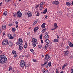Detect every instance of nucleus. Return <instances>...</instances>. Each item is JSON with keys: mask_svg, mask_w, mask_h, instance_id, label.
I'll list each match as a JSON object with an SVG mask.
<instances>
[{"mask_svg": "<svg viewBox=\"0 0 73 73\" xmlns=\"http://www.w3.org/2000/svg\"><path fill=\"white\" fill-rule=\"evenodd\" d=\"M16 37V34L15 33H14L13 35V37Z\"/></svg>", "mask_w": 73, "mask_h": 73, "instance_id": "48", "label": "nucleus"}, {"mask_svg": "<svg viewBox=\"0 0 73 73\" xmlns=\"http://www.w3.org/2000/svg\"><path fill=\"white\" fill-rule=\"evenodd\" d=\"M48 65L49 67H50L51 65V62H49L48 63Z\"/></svg>", "mask_w": 73, "mask_h": 73, "instance_id": "37", "label": "nucleus"}, {"mask_svg": "<svg viewBox=\"0 0 73 73\" xmlns=\"http://www.w3.org/2000/svg\"><path fill=\"white\" fill-rule=\"evenodd\" d=\"M45 42L47 44H49V40L48 39H46L45 40Z\"/></svg>", "mask_w": 73, "mask_h": 73, "instance_id": "26", "label": "nucleus"}, {"mask_svg": "<svg viewBox=\"0 0 73 73\" xmlns=\"http://www.w3.org/2000/svg\"><path fill=\"white\" fill-rule=\"evenodd\" d=\"M13 16L14 17H16V16H17V14H16V13H14L13 14Z\"/></svg>", "mask_w": 73, "mask_h": 73, "instance_id": "38", "label": "nucleus"}, {"mask_svg": "<svg viewBox=\"0 0 73 73\" xmlns=\"http://www.w3.org/2000/svg\"><path fill=\"white\" fill-rule=\"evenodd\" d=\"M37 22H38V20H36L35 21L33 24V25H35V24H37Z\"/></svg>", "mask_w": 73, "mask_h": 73, "instance_id": "27", "label": "nucleus"}, {"mask_svg": "<svg viewBox=\"0 0 73 73\" xmlns=\"http://www.w3.org/2000/svg\"><path fill=\"white\" fill-rule=\"evenodd\" d=\"M42 35H41L40 37V39H42Z\"/></svg>", "mask_w": 73, "mask_h": 73, "instance_id": "49", "label": "nucleus"}, {"mask_svg": "<svg viewBox=\"0 0 73 73\" xmlns=\"http://www.w3.org/2000/svg\"><path fill=\"white\" fill-rule=\"evenodd\" d=\"M15 23L17 25V24H19V22H18L17 21H16L15 22Z\"/></svg>", "mask_w": 73, "mask_h": 73, "instance_id": "54", "label": "nucleus"}, {"mask_svg": "<svg viewBox=\"0 0 73 73\" xmlns=\"http://www.w3.org/2000/svg\"><path fill=\"white\" fill-rule=\"evenodd\" d=\"M67 16H68V17H71V16H72V14H71L70 13H68Z\"/></svg>", "mask_w": 73, "mask_h": 73, "instance_id": "31", "label": "nucleus"}, {"mask_svg": "<svg viewBox=\"0 0 73 73\" xmlns=\"http://www.w3.org/2000/svg\"><path fill=\"white\" fill-rule=\"evenodd\" d=\"M56 36H57V38L58 39V38H59V36H58V35H56Z\"/></svg>", "mask_w": 73, "mask_h": 73, "instance_id": "57", "label": "nucleus"}, {"mask_svg": "<svg viewBox=\"0 0 73 73\" xmlns=\"http://www.w3.org/2000/svg\"><path fill=\"white\" fill-rule=\"evenodd\" d=\"M17 16L18 17H21V16H22V13H21L20 12V11H18L17 13Z\"/></svg>", "mask_w": 73, "mask_h": 73, "instance_id": "5", "label": "nucleus"}, {"mask_svg": "<svg viewBox=\"0 0 73 73\" xmlns=\"http://www.w3.org/2000/svg\"><path fill=\"white\" fill-rule=\"evenodd\" d=\"M43 7H44V6H41V5H40V7L39 8V9L40 10H42Z\"/></svg>", "mask_w": 73, "mask_h": 73, "instance_id": "25", "label": "nucleus"}, {"mask_svg": "<svg viewBox=\"0 0 73 73\" xmlns=\"http://www.w3.org/2000/svg\"><path fill=\"white\" fill-rule=\"evenodd\" d=\"M58 41L59 40L58 39H55L54 40L53 42H58Z\"/></svg>", "mask_w": 73, "mask_h": 73, "instance_id": "22", "label": "nucleus"}, {"mask_svg": "<svg viewBox=\"0 0 73 73\" xmlns=\"http://www.w3.org/2000/svg\"><path fill=\"white\" fill-rule=\"evenodd\" d=\"M38 29H39V28L37 27H35L34 29V32H36V31H37L38 30Z\"/></svg>", "mask_w": 73, "mask_h": 73, "instance_id": "18", "label": "nucleus"}, {"mask_svg": "<svg viewBox=\"0 0 73 73\" xmlns=\"http://www.w3.org/2000/svg\"><path fill=\"white\" fill-rule=\"evenodd\" d=\"M7 58L4 55L0 56V63L2 64H4L7 62Z\"/></svg>", "mask_w": 73, "mask_h": 73, "instance_id": "2", "label": "nucleus"}, {"mask_svg": "<svg viewBox=\"0 0 73 73\" xmlns=\"http://www.w3.org/2000/svg\"><path fill=\"white\" fill-rule=\"evenodd\" d=\"M44 64L45 65H46V64H48V62H44Z\"/></svg>", "mask_w": 73, "mask_h": 73, "instance_id": "44", "label": "nucleus"}, {"mask_svg": "<svg viewBox=\"0 0 73 73\" xmlns=\"http://www.w3.org/2000/svg\"><path fill=\"white\" fill-rule=\"evenodd\" d=\"M30 34H31V32H29L27 34V36H29V35H30Z\"/></svg>", "mask_w": 73, "mask_h": 73, "instance_id": "50", "label": "nucleus"}, {"mask_svg": "<svg viewBox=\"0 0 73 73\" xmlns=\"http://www.w3.org/2000/svg\"><path fill=\"white\" fill-rule=\"evenodd\" d=\"M69 46H66V49H69Z\"/></svg>", "mask_w": 73, "mask_h": 73, "instance_id": "58", "label": "nucleus"}, {"mask_svg": "<svg viewBox=\"0 0 73 73\" xmlns=\"http://www.w3.org/2000/svg\"><path fill=\"white\" fill-rule=\"evenodd\" d=\"M55 29H56L54 28V29H51V30H52V31H55Z\"/></svg>", "mask_w": 73, "mask_h": 73, "instance_id": "59", "label": "nucleus"}, {"mask_svg": "<svg viewBox=\"0 0 73 73\" xmlns=\"http://www.w3.org/2000/svg\"><path fill=\"white\" fill-rule=\"evenodd\" d=\"M8 26H10V27H12L13 25V24L12 23H10L8 24Z\"/></svg>", "mask_w": 73, "mask_h": 73, "instance_id": "39", "label": "nucleus"}, {"mask_svg": "<svg viewBox=\"0 0 73 73\" xmlns=\"http://www.w3.org/2000/svg\"><path fill=\"white\" fill-rule=\"evenodd\" d=\"M18 27H19V26L18 25H17L16 26V27L17 28Z\"/></svg>", "mask_w": 73, "mask_h": 73, "instance_id": "62", "label": "nucleus"}, {"mask_svg": "<svg viewBox=\"0 0 73 73\" xmlns=\"http://www.w3.org/2000/svg\"><path fill=\"white\" fill-rule=\"evenodd\" d=\"M47 11H48V9H47V8H46L42 12V13H43L44 14H45V13H46V12H47Z\"/></svg>", "mask_w": 73, "mask_h": 73, "instance_id": "20", "label": "nucleus"}, {"mask_svg": "<svg viewBox=\"0 0 73 73\" xmlns=\"http://www.w3.org/2000/svg\"><path fill=\"white\" fill-rule=\"evenodd\" d=\"M54 26L55 28H57V27H58V26H57V24L56 23L54 24Z\"/></svg>", "mask_w": 73, "mask_h": 73, "instance_id": "36", "label": "nucleus"}, {"mask_svg": "<svg viewBox=\"0 0 73 73\" xmlns=\"http://www.w3.org/2000/svg\"><path fill=\"white\" fill-rule=\"evenodd\" d=\"M27 15L28 17H31L32 16V13L30 11H28L27 12Z\"/></svg>", "mask_w": 73, "mask_h": 73, "instance_id": "7", "label": "nucleus"}, {"mask_svg": "<svg viewBox=\"0 0 73 73\" xmlns=\"http://www.w3.org/2000/svg\"><path fill=\"white\" fill-rule=\"evenodd\" d=\"M20 73V71H18V70H17V73Z\"/></svg>", "mask_w": 73, "mask_h": 73, "instance_id": "64", "label": "nucleus"}, {"mask_svg": "<svg viewBox=\"0 0 73 73\" xmlns=\"http://www.w3.org/2000/svg\"><path fill=\"white\" fill-rule=\"evenodd\" d=\"M33 62H37V60L36 59H33Z\"/></svg>", "mask_w": 73, "mask_h": 73, "instance_id": "41", "label": "nucleus"}, {"mask_svg": "<svg viewBox=\"0 0 73 73\" xmlns=\"http://www.w3.org/2000/svg\"><path fill=\"white\" fill-rule=\"evenodd\" d=\"M68 44H69V46H70V47H73V43L72 42H70V41H68Z\"/></svg>", "mask_w": 73, "mask_h": 73, "instance_id": "12", "label": "nucleus"}, {"mask_svg": "<svg viewBox=\"0 0 73 73\" xmlns=\"http://www.w3.org/2000/svg\"><path fill=\"white\" fill-rule=\"evenodd\" d=\"M32 41L34 43H35V42L36 43V44H38L37 42V39L36 38L32 39Z\"/></svg>", "mask_w": 73, "mask_h": 73, "instance_id": "9", "label": "nucleus"}, {"mask_svg": "<svg viewBox=\"0 0 73 73\" xmlns=\"http://www.w3.org/2000/svg\"><path fill=\"white\" fill-rule=\"evenodd\" d=\"M44 37L45 38H47V39H48V38H49V35H45L44 36Z\"/></svg>", "mask_w": 73, "mask_h": 73, "instance_id": "23", "label": "nucleus"}, {"mask_svg": "<svg viewBox=\"0 0 73 73\" xmlns=\"http://www.w3.org/2000/svg\"><path fill=\"white\" fill-rule=\"evenodd\" d=\"M48 64H46V68H48Z\"/></svg>", "mask_w": 73, "mask_h": 73, "instance_id": "56", "label": "nucleus"}, {"mask_svg": "<svg viewBox=\"0 0 73 73\" xmlns=\"http://www.w3.org/2000/svg\"><path fill=\"white\" fill-rule=\"evenodd\" d=\"M1 32H2V31H1V30H0V35L1 34Z\"/></svg>", "mask_w": 73, "mask_h": 73, "instance_id": "60", "label": "nucleus"}, {"mask_svg": "<svg viewBox=\"0 0 73 73\" xmlns=\"http://www.w3.org/2000/svg\"><path fill=\"white\" fill-rule=\"evenodd\" d=\"M42 72L43 73H49V72L47 70H45L44 69H42Z\"/></svg>", "mask_w": 73, "mask_h": 73, "instance_id": "14", "label": "nucleus"}, {"mask_svg": "<svg viewBox=\"0 0 73 73\" xmlns=\"http://www.w3.org/2000/svg\"><path fill=\"white\" fill-rule=\"evenodd\" d=\"M6 26L5 25H2V29H5Z\"/></svg>", "mask_w": 73, "mask_h": 73, "instance_id": "17", "label": "nucleus"}, {"mask_svg": "<svg viewBox=\"0 0 73 73\" xmlns=\"http://www.w3.org/2000/svg\"><path fill=\"white\" fill-rule=\"evenodd\" d=\"M52 4L55 5H58L59 4V2L58 1H55L52 2Z\"/></svg>", "mask_w": 73, "mask_h": 73, "instance_id": "8", "label": "nucleus"}, {"mask_svg": "<svg viewBox=\"0 0 73 73\" xmlns=\"http://www.w3.org/2000/svg\"><path fill=\"white\" fill-rule=\"evenodd\" d=\"M56 72H59L58 70V69H56Z\"/></svg>", "mask_w": 73, "mask_h": 73, "instance_id": "51", "label": "nucleus"}, {"mask_svg": "<svg viewBox=\"0 0 73 73\" xmlns=\"http://www.w3.org/2000/svg\"><path fill=\"white\" fill-rule=\"evenodd\" d=\"M69 53V51L68 50H67V51H65L64 55V56H68Z\"/></svg>", "mask_w": 73, "mask_h": 73, "instance_id": "10", "label": "nucleus"}, {"mask_svg": "<svg viewBox=\"0 0 73 73\" xmlns=\"http://www.w3.org/2000/svg\"><path fill=\"white\" fill-rule=\"evenodd\" d=\"M71 73H73V69H71Z\"/></svg>", "mask_w": 73, "mask_h": 73, "instance_id": "53", "label": "nucleus"}, {"mask_svg": "<svg viewBox=\"0 0 73 73\" xmlns=\"http://www.w3.org/2000/svg\"><path fill=\"white\" fill-rule=\"evenodd\" d=\"M7 13H8V12L7 11H5L3 13V15H4V16H7Z\"/></svg>", "mask_w": 73, "mask_h": 73, "instance_id": "24", "label": "nucleus"}, {"mask_svg": "<svg viewBox=\"0 0 73 73\" xmlns=\"http://www.w3.org/2000/svg\"><path fill=\"white\" fill-rule=\"evenodd\" d=\"M46 30V29L45 28L44 29H43L42 31V33H44L45 31Z\"/></svg>", "mask_w": 73, "mask_h": 73, "instance_id": "33", "label": "nucleus"}, {"mask_svg": "<svg viewBox=\"0 0 73 73\" xmlns=\"http://www.w3.org/2000/svg\"><path fill=\"white\" fill-rule=\"evenodd\" d=\"M70 59H72V57H73V55H71L70 56Z\"/></svg>", "mask_w": 73, "mask_h": 73, "instance_id": "55", "label": "nucleus"}, {"mask_svg": "<svg viewBox=\"0 0 73 73\" xmlns=\"http://www.w3.org/2000/svg\"><path fill=\"white\" fill-rule=\"evenodd\" d=\"M67 65H68V64H65L62 66V69H63V70H64L65 69V67H66Z\"/></svg>", "mask_w": 73, "mask_h": 73, "instance_id": "13", "label": "nucleus"}, {"mask_svg": "<svg viewBox=\"0 0 73 73\" xmlns=\"http://www.w3.org/2000/svg\"><path fill=\"white\" fill-rule=\"evenodd\" d=\"M45 2H41L40 4V5H41L42 6H43L44 5H45Z\"/></svg>", "mask_w": 73, "mask_h": 73, "instance_id": "19", "label": "nucleus"}, {"mask_svg": "<svg viewBox=\"0 0 73 73\" xmlns=\"http://www.w3.org/2000/svg\"><path fill=\"white\" fill-rule=\"evenodd\" d=\"M33 46H34V47H35V46H36V43H34L33 45Z\"/></svg>", "mask_w": 73, "mask_h": 73, "instance_id": "47", "label": "nucleus"}, {"mask_svg": "<svg viewBox=\"0 0 73 73\" xmlns=\"http://www.w3.org/2000/svg\"><path fill=\"white\" fill-rule=\"evenodd\" d=\"M27 42H26L25 43V44L24 46V48L25 49H26L27 48Z\"/></svg>", "mask_w": 73, "mask_h": 73, "instance_id": "30", "label": "nucleus"}, {"mask_svg": "<svg viewBox=\"0 0 73 73\" xmlns=\"http://www.w3.org/2000/svg\"><path fill=\"white\" fill-rule=\"evenodd\" d=\"M23 21L24 23H26V21H27V20H25V19H23Z\"/></svg>", "mask_w": 73, "mask_h": 73, "instance_id": "45", "label": "nucleus"}, {"mask_svg": "<svg viewBox=\"0 0 73 73\" xmlns=\"http://www.w3.org/2000/svg\"><path fill=\"white\" fill-rule=\"evenodd\" d=\"M44 64H41V66H44Z\"/></svg>", "mask_w": 73, "mask_h": 73, "instance_id": "63", "label": "nucleus"}, {"mask_svg": "<svg viewBox=\"0 0 73 73\" xmlns=\"http://www.w3.org/2000/svg\"><path fill=\"white\" fill-rule=\"evenodd\" d=\"M12 31H14V32H15V31H16V29L15 28H13L12 29Z\"/></svg>", "mask_w": 73, "mask_h": 73, "instance_id": "42", "label": "nucleus"}, {"mask_svg": "<svg viewBox=\"0 0 73 73\" xmlns=\"http://www.w3.org/2000/svg\"><path fill=\"white\" fill-rule=\"evenodd\" d=\"M45 18L46 19L48 18V16H47L46 15L45 16Z\"/></svg>", "mask_w": 73, "mask_h": 73, "instance_id": "52", "label": "nucleus"}, {"mask_svg": "<svg viewBox=\"0 0 73 73\" xmlns=\"http://www.w3.org/2000/svg\"><path fill=\"white\" fill-rule=\"evenodd\" d=\"M5 1L6 3H9L11 1V0H5Z\"/></svg>", "mask_w": 73, "mask_h": 73, "instance_id": "35", "label": "nucleus"}, {"mask_svg": "<svg viewBox=\"0 0 73 73\" xmlns=\"http://www.w3.org/2000/svg\"><path fill=\"white\" fill-rule=\"evenodd\" d=\"M66 5L68 7H70L71 3L68 2H66Z\"/></svg>", "mask_w": 73, "mask_h": 73, "instance_id": "16", "label": "nucleus"}, {"mask_svg": "<svg viewBox=\"0 0 73 73\" xmlns=\"http://www.w3.org/2000/svg\"><path fill=\"white\" fill-rule=\"evenodd\" d=\"M40 15V13L38 11L37 12V14H36V16H39Z\"/></svg>", "mask_w": 73, "mask_h": 73, "instance_id": "40", "label": "nucleus"}, {"mask_svg": "<svg viewBox=\"0 0 73 73\" xmlns=\"http://www.w3.org/2000/svg\"><path fill=\"white\" fill-rule=\"evenodd\" d=\"M12 68H12V67L11 66L9 67V71H10L12 69Z\"/></svg>", "mask_w": 73, "mask_h": 73, "instance_id": "32", "label": "nucleus"}, {"mask_svg": "<svg viewBox=\"0 0 73 73\" xmlns=\"http://www.w3.org/2000/svg\"><path fill=\"white\" fill-rule=\"evenodd\" d=\"M30 51H31V52H32L33 53L35 52V51H34V50H33V49H31L30 50Z\"/></svg>", "mask_w": 73, "mask_h": 73, "instance_id": "43", "label": "nucleus"}, {"mask_svg": "<svg viewBox=\"0 0 73 73\" xmlns=\"http://www.w3.org/2000/svg\"><path fill=\"white\" fill-rule=\"evenodd\" d=\"M49 46V45H48V44H47L45 46V49H46Z\"/></svg>", "mask_w": 73, "mask_h": 73, "instance_id": "28", "label": "nucleus"}, {"mask_svg": "<svg viewBox=\"0 0 73 73\" xmlns=\"http://www.w3.org/2000/svg\"><path fill=\"white\" fill-rule=\"evenodd\" d=\"M12 53L13 54H16V51L15 50H13L12 51Z\"/></svg>", "mask_w": 73, "mask_h": 73, "instance_id": "29", "label": "nucleus"}, {"mask_svg": "<svg viewBox=\"0 0 73 73\" xmlns=\"http://www.w3.org/2000/svg\"><path fill=\"white\" fill-rule=\"evenodd\" d=\"M38 47L39 48H42V46H41V45H38Z\"/></svg>", "mask_w": 73, "mask_h": 73, "instance_id": "46", "label": "nucleus"}, {"mask_svg": "<svg viewBox=\"0 0 73 73\" xmlns=\"http://www.w3.org/2000/svg\"><path fill=\"white\" fill-rule=\"evenodd\" d=\"M8 45L9 46H12L13 45V43L11 41H10L8 43Z\"/></svg>", "mask_w": 73, "mask_h": 73, "instance_id": "15", "label": "nucleus"}, {"mask_svg": "<svg viewBox=\"0 0 73 73\" xmlns=\"http://www.w3.org/2000/svg\"><path fill=\"white\" fill-rule=\"evenodd\" d=\"M25 62L23 60H22L20 62V65L22 68H24L25 66Z\"/></svg>", "mask_w": 73, "mask_h": 73, "instance_id": "4", "label": "nucleus"}, {"mask_svg": "<svg viewBox=\"0 0 73 73\" xmlns=\"http://www.w3.org/2000/svg\"><path fill=\"white\" fill-rule=\"evenodd\" d=\"M17 57H18V55L17 54H15V55L13 56L14 58H17Z\"/></svg>", "mask_w": 73, "mask_h": 73, "instance_id": "34", "label": "nucleus"}, {"mask_svg": "<svg viewBox=\"0 0 73 73\" xmlns=\"http://www.w3.org/2000/svg\"><path fill=\"white\" fill-rule=\"evenodd\" d=\"M41 27L42 28H44L45 27V23H43L41 25Z\"/></svg>", "mask_w": 73, "mask_h": 73, "instance_id": "21", "label": "nucleus"}, {"mask_svg": "<svg viewBox=\"0 0 73 73\" xmlns=\"http://www.w3.org/2000/svg\"><path fill=\"white\" fill-rule=\"evenodd\" d=\"M8 36L10 39H13L14 38L12 36V35L10 34H8Z\"/></svg>", "mask_w": 73, "mask_h": 73, "instance_id": "11", "label": "nucleus"}, {"mask_svg": "<svg viewBox=\"0 0 73 73\" xmlns=\"http://www.w3.org/2000/svg\"><path fill=\"white\" fill-rule=\"evenodd\" d=\"M44 41H43V40H41V42L42 43H43Z\"/></svg>", "mask_w": 73, "mask_h": 73, "instance_id": "61", "label": "nucleus"}, {"mask_svg": "<svg viewBox=\"0 0 73 73\" xmlns=\"http://www.w3.org/2000/svg\"><path fill=\"white\" fill-rule=\"evenodd\" d=\"M45 57L44 58V59L46 60H48L50 58V55H48V54L45 55Z\"/></svg>", "mask_w": 73, "mask_h": 73, "instance_id": "6", "label": "nucleus"}, {"mask_svg": "<svg viewBox=\"0 0 73 73\" xmlns=\"http://www.w3.org/2000/svg\"><path fill=\"white\" fill-rule=\"evenodd\" d=\"M8 43V40L7 39H4L2 42V45H6Z\"/></svg>", "mask_w": 73, "mask_h": 73, "instance_id": "3", "label": "nucleus"}, {"mask_svg": "<svg viewBox=\"0 0 73 73\" xmlns=\"http://www.w3.org/2000/svg\"><path fill=\"white\" fill-rule=\"evenodd\" d=\"M23 43V39H21V38H19L18 40L16 42V44L17 45L19 46V50L20 51H21V50H23V47H24V46L22 44Z\"/></svg>", "mask_w": 73, "mask_h": 73, "instance_id": "1", "label": "nucleus"}]
</instances>
